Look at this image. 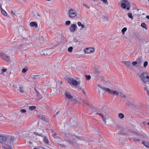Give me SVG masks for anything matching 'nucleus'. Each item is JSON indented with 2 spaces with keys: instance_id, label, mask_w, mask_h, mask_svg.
<instances>
[{
  "instance_id": "f257e3e1",
  "label": "nucleus",
  "mask_w": 149,
  "mask_h": 149,
  "mask_svg": "<svg viewBox=\"0 0 149 149\" xmlns=\"http://www.w3.org/2000/svg\"><path fill=\"white\" fill-rule=\"evenodd\" d=\"M139 78L144 84L149 82V74L146 72H144L141 74H139Z\"/></svg>"
},
{
  "instance_id": "f03ea898",
  "label": "nucleus",
  "mask_w": 149,
  "mask_h": 149,
  "mask_svg": "<svg viewBox=\"0 0 149 149\" xmlns=\"http://www.w3.org/2000/svg\"><path fill=\"white\" fill-rule=\"evenodd\" d=\"M121 4V7L124 9L126 8L127 10H129L130 7L129 3L126 0H123Z\"/></svg>"
},
{
  "instance_id": "7ed1b4c3",
  "label": "nucleus",
  "mask_w": 149,
  "mask_h": 149,
  "mask_svg": "<svg viewBox=\"0 0 149 149\" xmlns=\"http://www.w3.org/2000/svg\"><path fill=\"white\" fill-rule=\"evenodd\" d=\"M68 15L69 17L71 18L74 17L77 15L76 10L72 8L70 9L69 11Z\"/></svg>"
},
{
  "instance_id": "20e7f679",
  "label": "nucleus",
  "mask_w": 149,
  "mask_h": 149,
  "mask_svg": "<svg viewBox=\"0 0 149 149\" xmlns=\"http://www.w3.org/2000/svg\"><path fill=\"white\" fill-rule=\"evenodd\" d=\"M15 137L13 136L10 135H8L7 136V140L8 143L10 144L12 143H13L15 141Z\"/></svg>"
},
{
  "instance_id": "39448f33",
  "label": "nucleus",
  "mask_w": 149,
  "mask_h": 149,
  "mask_svg": "<svg viewBox=\"0 0 149 149\" xmlns=\"http://www.w3.org/2000/svg\"><path fill=\"white\" fill-rule=\"evenodd\" d=\"M1 58L5 61L8 62L10 61V58L9 56L6 54L3 53H1Z\"/></svg>"
},
{
  "instance_id": "423d86ee",
  "label": "nucleus",
  "mask_w": 149,
  "mask_h": 149,
  "mask_svg": "<svg viewBox=\"0 0 149 149\" xmlns=\"http://www.w3.org/2000/svg\"><path fill=\"white\" fill-rule=\"evenodd\" d=\"M108 92L109 93L113 94L114 95L117 96L119 94V93H118L117 91H116L111 90L109 89V88H107V90L106 92Z\"/></svg>"
},
{
  "instance_id": "0eeeda50",
  "label": "nucleus",
  "mask_w": 149,
  "mask_h": 149,
  "mask_svg": "<svg viewBox=\"0 0 149 149\" xmlns=\"http://www.w3.org/2000/svg\"><path fill=\"white\" fill-rule=\"evenodd\" d=\"M95 51L94 48L92 47H90L89 48H86L84 49V51L85 53L89 54Z\"/></svg>"
},
{
  "instance_id": "6e6552de",
  "label": "nucleus",
  "mask_w": 149,
  "mask_h": 149,
  "mask_svg": "<svg viewBox=\"0 0 149 149\" xmlns=\"http://www.w3.org/2000/svg\"><path fill=\"white\" fill-rule=\"evenodd\" d=\"M100 73V71L98 69L96 68H94V70L93 71L94 76L95 77H98L99 76V74Z\"/></svg>"
},
{
  "instance_id": "1a4fd4ad",
  "label": "nucleus",
  "mask_w": 149,
  "mask_h": 149,
  "mask_svg": "<svg viewBox=\"0 0 149 149\" xmlns=\"http://www.w3.org/2000/svg\"><path fill=\"white\" fill-rule=\"evenodd\" d=\"M77 27V26L76 24H72L69 28V30L71 32H73L76 30Z\"/></svg>"
},
{
  "instance_id": "9d476101",
  "label": "nucleus",
  "mask_w": 149,
  "mask_h": 149,
  "mask_svg": "<svg viewBox=\"0 0 149 149\" xmlns=\"http://www.w3.org/2000/svg\"><path fill=\"white\" fill-rule=\"evenodd\" d=\"M7 140V136L0 135V143H3Z\"/></svg>"
},
{
  "instance_id": "9b49d317",
  "label": "nucleus",
  "mask_w": 149,
  "mask_h": 149,
  "mask_svg": "<svg viewBox=\"0 0 149 149\" xmlns=\"http://www.w3.org/2000/svg\"><path fill=\"white\" fill-rule=\"evenodd\" d=\"M39 117L40 119H42L43 120L46 122H49V119L47 118L44 115H43L42 114H40L39 116Z\"/></svg>"
},
{
  "instance_id": "f8f14e48",
  "label": "nucleus",
  "mask_w": 149,
  "mask_h": 149,
  "mask_svg": "<svg viewBox=\"0 0 149 149\" xmlns=\"http://www.w3.org/2000/svg\"><path fill=\"white\" fill-rule=\"evenodd\" d=\"M122 63L126 65L129 68H132V65L131 64V63L130 61H123Z\"/></svg>"
},
{
  "instance_id": "ddd939ff",
  "label": "nucleus",
  "mask_w": 149,
  "mask_h": 149,
  "mask_svg": "<svg viewBox=\"0 0 149 149\" xmlns=\"http://www.w3.org/2000/svg\"><path fill=\"white\" fill-rule=\"evenodd\" d=\"M65 95L66 98L68 99H71L73 97V96L70 93L66 91L65 92Z\"/></svg>"
},
{
  "instance_id": "4468645a",
  "label": "nucleus",
  "mask_w": 149,
  "mask_h": 149,
  "mask_svg": "<svg viewBox=\"0 0 149 149\" xmlns=\"http://www.w3.org/2000/svg\"><path fill=\"white\" fill-rule=\"evenodd\" d=\"M30 26L32 27H35L36 28L38 27V24L35 22H32L30 24Z\"/></svg>"
},
{
  "instance_id": "2eb2a0df",
  "label": "nucleus",
  "mask_w": 149,
  "mask_h": 149,
  "mask_svg": "<svg viewBox=\"0 0 149 149\" xmlns=\"http://www.w3.org/2000/svg\"><path fill=\"white\" fill-rule=\"evenodd\" d=\"M40 77V75H33L31 76L32 79L36 80L39 79Z\"/></svg>"
},
{
  "instance_id": "dca6fc26",
  "label": "nucleus",
  "mask_w": 149,
  "mask_h": 149,
  "mask_svg": "<svg viewBox=\"0 0 149 149\" xmlns=\"http://www.w3.org/2000/svg\"><path fill=\"white\" fill-rule=\"evenodd\" d=\"M0 7L2 13L4 16H6L7 13L6 11L2 8L1 4H0Z\"/></svg>"
},
{
  "instance_id": "f3484780",
  "label": "nucleus",
  "mask_w": 149,
  "mask_h": 149,
  "mask_svg": "<svg viewBox=\"0 0 149 149\" xmlns=\"http://www.w3.org/2000/svg\"><path fill=\"white\" fill-rule=\"evenodd\" d=\"M72 84L73 86H75V87H77V85L78 84V82L76 80H74V79Z\"/></svg>"
},
{
  "instance_id": "a211bd4d",
  "label": "nucleus",
  "mask_w": 149,
  "mask_h": 149,
  "mask_svg": "<svg viewBox=\"0 0 149 149\" xmlns=\"http://www.w3.org/2000/svg\"><path fill=\"white\" fill-rule=\"evenodd\" d=\"M34 90L35 91V92L36 93L37 95L38 96V97L39 98V99H40L42 98V97H41L40 95V93L38 92V91L36 89V88H35Z\"/></svg>"
},
{
  "instance_id": "6ab92c4d",
  "label": "nucleus",
  "mask_w": 149,
  "mask_h": 149,
  "mask_svg": "<svg viewBox=\"0 0 149 149\" xmlns=\"http://www.w3.org/2000/svg\"><path fill=\"white\" fill-rule=\"evenodd\" d=\"M74 79L72 78H67V81L70 84H72Z\"/></svg>"
},
{
  "instance_id": "aec40b11",
  "label": "nucleus",
  "mask_w": 149,
  "mask_h": 149,
  "mask_svg": "<svg viewBox=\"0 0 149 149\" xmlns=\"http://www.w3.org/2000/svg\"><path fill=\"white\" fill-rule=\"evenodd\" d=\"M37 16L39 17H40V15L38 13L36 14L35 13L33 12H32V17L34 18H38Z\"/></svg>"
},
{
  "instance_id": "412c9836",
  "label": "nucleus",
  "mask_w": 149,
  "mask_h": 149,
  "mask_svg": "<svg viewBox=\"0 0 149 149\" xmlns=\"http://www.w3.org/2000/svg\"><path fill=\"white\" fill-rule=\"evenodd\" d=\"M45 51L46 53H47V56H50L52 54V52L50 51L49 49H45Z\"/></svg>"
},
{
  "instance_id": "4be33fe9",
  "label": "nucleus",
  "mask_w": 149,
  "mask_h": 149,
  "mask_svg": "<svg viewBox=\"0 0 149 149\" xmlns=\"http://www.w3.org/2000/svg\"><path fill=\"white\" fill-rule=\"evenodd\" d=\"M141 26L142 27L144 28L146 30H147L148 28L147 27L146 25V24L145 23L143 22L141 24Z\"/></svg>"
},
{
  "instance_id": "5701e85b",
  "label": "nucleus",
  "mask_w": 149,
  "mask_h": 149,
  "mask_svg": "<svg viewBox=\"0 0 149 149\" xmlns=\"http://www.w3.org/2000/svg\"><path fill=\"white\" fill-rule=\"evenodd\" d=\"M47 53H46L45 50L42 51L40 53V55L42 56H47Z\"/></svg>"
},
{
  "instance_id": "b1692460",
  "label": "nucleus",
  "mask_w": 149,
  "mask_h": 149,
  "mask_svg": "<svg viewBox=\"0 0 149 149\" xmlns=\"http://www.w3.org/2000/svg\"><path fill=\"white\" fill-rule=\"evenodd\" d=\"M97 86L100 88H101L105 92H106V91L107 89V88H106L104 87H102L99 84H98Z\"/></svg>"
},
{
  "instance_id": "393cba45",
  "label": "nucleus",
  "mask_w": 149,
  "mask_h": 149,
  "mask_svg": "<svg viewBox=\"0 0 149 149\" xmlns=\"http://www.w3.org/2000/svg\"><path fill=\"white\" fill-rule=\"evenodd\" d=\"M43 141L46 144H48L49 143V141L48 139H47L45 136H44L43 139Z\"/></svg>"
},
{
  "instance_id": "a878e982",
  "label": "nucleus",
  "mask_w": 149,
  "mask_h": 149,
  "mask_svg": "<svg viewBox=\"0 0 149 149\" xmlns=\"http://www.w3.org/2000/svg\"><path fill=\"white\" fill-rule=\"evenodd\" d=\"M142 143L145 146L149 148V143L148 142H146L144 141H143Z\"/></svg>"
},
{
  "instance_id": "bb28decb",
  "label": "nucleus",
  "mask_w": 149,
  "mask_h": 149,
  "mask_svg": "<svg viewBox=\"0 0 149 149\" xmlns=\"http://www.w3.org/2000/svg\"><path fill=\"white\" fill-rule=\"evenodd\" d=\"M70 100L72 103L74 104H75L77 102V100L73 97L71 98Z\"/></svg>"
},
{
  "instance_id": "cd10ccee",
  "label": "nucleus",
  "mask_w": 149,
  "mask_h": 149,
  "mask_svg": "<svg viewBox=\"0 0 149 149\" xmlns=\"http://www.w3.org/2000/svg\"><path fill=\"white\" fill-rule=\"evenodd\" d=\"M136 61L137 62V63L140 65L141 63V58L140 57L138 58L136 60Z\"/></svg>"
},
{
  "instance_id": "c85d7f7f",
  "label": "nucleus",
  "mask_w": 149,
  "mask_h": 149,
  "mask_svg": "<svg viewBox=\"0 0 149 149\" xmlns=\"http://www.w3.org/2000/svg\"><path fill=\"white\" fill-rule=\"evenodd\" d=\"M19 90L20 92L21 93H23L24 91L23 87L21 85H20L19 86Z\"/></svg>"
},
{
  "instance_id": "c756f323",
  "label": "nucleus",
  "mask_w": 149,
  "mask_h": 149,
  "mask_svg": "<svg viewBox=\"0 0 149 149\" xmlns=\"http://www.w3.org/2000/svg\"><path fill=\"white\" fill-rule=\"evenodd\" d=\"M118 116L120 119H123L124 117V114H123L122 113H119L118 114Z\"/></svg>"
},
{
  "instance_id": "7c9ffc66",
  "label": "nucleus",
  "mask_w": 149,
  "mask_h": 149,
  "mask_svg": "<svg viewBox=\"0 0 149 149\" xmlns=\"http://www.w3.org/2000/svg\"><path fill=\"white\" fill-rule=\"evenodd\" d=\"M36 107L34 106H31L29 107V109L31 110H34L36 109Z\"/></svg>"
},
{
  "instance_id": "2f4dec72",
  "label": "nucleus",
  "mask_w": 149,
  "mask_h": 149,
  "mask_svg": "<svg viewBox=\"0 0 149 149\" xmlns=\"http://www.w3.org/2000/svg\"><path fill=\"white\" fill-rule=\"evenodd\" d=\"M34 134L36 135L42 137L43 136V135L42 133H39L38 132H35Z\"/></svg>"
},
{
  "instance_id": "473e14b6",
  "label": "nucleus",
  "mask_w": 149,
  "mask_h": 149,
  "mask_svg": "<svg viewBox=\"0 0 149 149\" xmlns=\"http://www.w3.org/2000/svg\"><path fill=\"white\" fill-rule=\"evenodd\" d=\"M65 140L70 144H72L73 143V142L72 141H71L69 139H66Z\"/></svg>"
},
{
  "instance_id": "72a5a7b5",
  "label": "nucleus",
  "mask_w": 149,
  "mask_h": 149,
  "mask_svg": "<svg viewBox=\"0 0 149 149\" xmlns=\"http://www.w3.org/2000/svg\"><path fill=\"white\" fill-rule=\"evenodd\" d=\"M127 28L126 27H124L122 29L121 31L123 34H124L125 32L127 31Z\"/></svg>"
},
{
  "instance_id": "f704fd0d",
  "label": "nucleus",
  "mask_w": 149,
  "mask_h": 149,
  "mask_svg": "<svg viewBox=\"0 0 149 149\" xmlns=\"http://www.w3.org/2000/svg\"><path fill=\"white\" fill-rule=\"evenodd\" d=\"M127 14L129 18L132 19H133V18L132 16V14L131 13H128Z\"/></svg>"
},
{
  "instance_id": "c9c22d12",
  "label": "nucleus",
  "mask_w": 149,
  "mask_h": 149,
  "mask_svg": "<svg viewBox=\"0 0 149 149\" xmlns=\"http://www.w3.org/2000/svg\"><path fill=\"white\" fill-rule=\"evenodd\" d=\"M73 49L72 47H70L68 48V51L70 52H72Z\"/></svg>"
},
{
  "instance_id": "e433bc0d",
  "label": "nucleus",
  "mask_w": 149,
  "mask_h": 149,
  "mask_svg": "<svg viewBox=\"0 0 149 149\" xmlns=\"http://www.w3.org/2000/svg\"><path fill=\"white\" fill-rule=\"evenodd\" d=\"M86 80H88L91 78V77L89 75H86Z\"/></svg>"
},
{
  "instance_id": "4c0bfd02",
  "label": "nucleus",
  "mask_w": 149,
  "mask_h": 149,
  "mask_svg": "<svg viewBox=\"0 0 149 149\" xmlns=\"http://www.w3.org/2000/svg\"><path fill=\"white\" fill-rule=\"evenodd\" d=\"M28 70V68H23L22 70V72L23 73H25L26 71H27Z\"/></svg>"
},
{
  "instance_id": "58836bf2",
  "label": "nucleus",
  "mask_w": 149,
  "mask_h": 149,
  "mask_svg": "<svg viewBox=\"0 0 149 149\" xmlns=\"http://www.w3.org/2000/svg\"><path fill=\"white\" fill-rule=\"evenodd\" d=\"M148 64V62L147 61H145L143 64V67L145 68H146V66Z\"/></svg>"
},
{
  "instance_id": "ea45409f",
  "label": "nucleus",
  "mask_w": 149,
  "mask_h": 149,
  "mask_svg": "<svg viewBox=\"0 0 149 149\" xmlns=\"http://www.w3.org/2000/svg\"><path fill=\"white\" fill-rule=\"evenodd\" d=\"M26 110L24 109H22L20 110V112L22 113H25L26 112Z\"/></svg>"
},
{
  "instance_id": "a19ab883",
  "label": "nucleus",
  "mask_w": 149,
  "mask_h": 149,
  "mask_svg": "<svg viewBox=\"0 0 149 149\" xmlns=\"http://www.w3.org/2000/svg\"><path fill=\"white\" fill-rule=\"evenodd\" d=\"M70 21H67L65 22V24L66 25H69L70 24Z\"/></svg>"
},
{
  "instance_id": "79ce46f5",
  "label": "nucleus",
  "mask_w": 149,
  "mask_h": 149,
  "mask_svg": "<svg viewBox=\"0 0 149 149\" xmlns=\"http://www.w3.org/2000/svg\"><path fill=\"white\" fill-rule=\"evenodd\" d=\"M81 103L82 104H86L87 105H88V104H87L85 102V101L84 100H82L81 101Z\"/></svg>"
},
{
  "instance_id": "37998d69",
  "label": "nucleus",
  "mask_w": 149,
  "mask_h": 149,
  "mask_svg": "<svg viewBox=\"0 0 149 149\" xmlns=\"http://www.w3.org/2000/svg\"><path fill=\"white\" fill-rule=\"evenodd\" d=\"M11 14L12 15H13V17H14V16H16V15H15V13H14V12H13V10H11Z\"/></svg>"
},
{
  "instance_id": "c03bdc74",
  "label": "nucleus",
  "mask_w": 149,
  "mask_h": 149,
  "mask_svg": "<svg viewBox=\"0 0 149 149\" xmlns=\"http://www.w3.org/2000/svg\"><path fill=\"white\" fill-rule=\"evenodd\" d=\"M102 119L103 121L105 123V124L106 123V118H104L103 116H102Z\"/></svg>"
},
{
  "instance_id": "a18cd8bd",
  "label": "nucleus",
  "mask_w": 149,
  "mask_h": 149,
  "mask_svg": "<svg viewBox=\"0 0 149 149\" xmlns=\"http://www.w3.org/2000/svg\"><path fill=\"white\" fill-rule=\"evenodd\" d=\"M58 144L61 147H62V148L63 147H64V148H65V147H66V146L65 145H64L63 144H61V143H58Z\"/></svg>"
},
{
  "instance_id": "49530a36",
  "label": "nucleus",
  "mask_w": 149,
  "mask_h": 149,
  "mask_svg": "<svg viewBox=\"0 0 149 149\" xmlns=\"http://www.w3.org/2000/svg\"><path fill=\"white\" fill-rule=\"evenodd\" d=\"M101 1H102L103 3H106L107 4H108V2H107V0H100Z\"/></svg>"
},
{
  "instance_id": "de8ad7c7",
  "label": "nucleus",
  "mask_w": 149,
  "mask_h": 149,
  "mask_svg": "<svg viewBox=\"0 0 149 149\" xmlns=\"http://www.w3.org/2000/svg\"><path fill=\"white\" fill-rule=\"evenodd\" d=\"M137 64V62L136 61H134L132 62V64L134 66L136 65Z\"/></svg>"
},
{
  "instance_id": "09e8293b",
  "label": "nucleus",
  "mask_w": 149,
  "mask_h": 149,
  "mask_svg": "<svg viewBox=\"0 0 149 149\" xmlns=\"http://www.w3.org/2000/svg\"><path fill=\"white\" fill-rule=\"evenodd\" d=\"M97 112V114H98L100 116H101V117L103 115L102 114V112H100V113H99L98 112V111H97L96 112Z\"/></svg>"
},
{
  "instance_id": "8fccbe9b",
  "label": "nucleus",
  "mask_w": 149,
  "mask_h": 149,
  "mask_svg": "<svg viewBox=\"0 0 149 149\" xmlns=\"http://www.w3.org/2000/svg\"><path fill=\"white\" fill-rule=\"evenodd\" d=\"M7 70L6 68H3L2 70V73L5 72Z\"/></svg>"
},
{
  "instance_id": "3c124183",
  "label": "nucleus",
  "mask_w": 149,
  "mask_h": 149,
  "mask_svg": "<svg viewBox=\"0 0 149 149\" xmlns=\"http://www.w3.org/2000/svg\"><path fill=\"white\" fill-rule=\"evenodd\" d=\"M77 24H78V26H82V24L81 22H78L77 23Z\"/></svg>"
},
{
  "instance_id": "603ef678",
  "label": "nucleus",
  "mask_w": 149,
  "mask_h": 149,
  "mask_svg": "<svg viewBox=\"0 0 149 149\" xmlns=\"http://www.w3.org/2000/svg\"><path fill=\"white\" fill-rule=\"evenodd\" d=\"M131 140L135 142L136 141V139L134 137H132L131 139Z\"/></svg>"
},
{
  "instance_id": "864d4df0",
  "label": "nucleus",
  "mask_w": 149,
  "mask_h": 149,
  "mask_svg": "<svg viewBox=\"0 0 149 149\" xmlns=\"http://www.w3.org/2000/svg\"><path fill=\"white\" fill-rule=\"evenodd\" d=\"M140 137L141 138L143 139H144L145 138V136H144V135H141H141H140Z\"/></svg>"
},
{
  "instance_id": "5fc2aeb1",
  "label": "nucleus",
  "mask_w": 149,
  "mask_h": 149,
  "mask_svg": "<svg viewBox=\"0 0 149 149\" xmlns=\"http://www.w3.org/2000/svg\"><path fill=\"white\" fill-rule=\"evenodd\" d=\"M76 137L77 138V139H78L79 140H81L82 139V137H79L78 136H76Z\"/></svg>"
},
{
  "instance_id": "6e6d98bb",
  "label": "nucleus",
  "mask_w": 149,
  "mask_h": 149,
  "mask_svg": "<svg viewBox=\"0 0 149 149\" xmlns=\"http://www.w3.org/2000/svg\"><path fill=\"white\" fill-rule=\"evenodd\" d=\"M122 131V130H121L120 132L119 133L123 135H125V133H123Z\"/></svg>"
},
{
  "instance_id": "4d7b16f0",
  "label": "nucleus",
  "mask_w": 149,
  "mask_h": 149,
  "mask_svg": "<svg viewBox=\"0 0 149 149\" xmlns=\"http://www.w3.org/2000/svg\"><path fill=\"white\" fill-rule=\"evenodd\" d=\"M76 136H75V135H74V136H72V140H75V137H76Z\"/></svg>"
},
{
  "instance_id": "13d9d810",
  "label": "nucleus",
  "mask_w": 149,
  "mask_h": 149,
  "mask_svg": "<svg viewBox=\"0 0 149 149\" xmlns=\"http://www.w3.org/2000/svg\"><path fill=\"white\" fill-rule=\"evenodd\" d=\"M64 38V35L62 34L61 36V39L63 40Z\"/></svg>"
},
{
  "instance_id": "bf43d9fd",
  "label": "nucleus",
  "mask_w": 149,
  "mask_h": 149,
  "mask_svg": "<svg viewBox=\"0 0 149 149\" xmlns=\"http://www.w3.org/2000/svg\"><path fill=\"white\" fill-rule=\"evenodd\" d=\"M81 26V28L80 29L81 30H82V29L83 28H84L85 27V26L84 25H83V24H82Z\"/></svg>"
},
{
  "instance_id": "052dcab7",
  "label": "nucleus",
  "mask_w": 149,
  "mask_h": 149,
  "mask_svg": "<svg viewBox=\"0 0 149 149\" xmlns=\"http://www.w3.org/2000/svg\"><path fill=\"white\" fill-rule=\"evenodd\" d=\"M135 134L136 135H137V136H140V135H141V134H140L139 133H137V132H135Z\"/></svg>"
},
{
  "instance_id": "680f3d73",
  "label": "nucleus",
  "mask_w": 149,
  "mask_h": 149,
  "mask_svg": "<svg viewBox=\"0 0 149 149\" xmlns=\"http://www.w3.org/2000/svg\"><path fill=\"white\" fill-rule=\"evenodd\" d=\"M83 6L85 7H86V8H89V7H88V6H87V5H86V4H83Z\"/></svg>"
},
{
  "instance_id": "e2e57ef3",
  "label": "nucleus",
  "mask_w": 149,
  "mask_h": 149,
  "mask_svg": "<svg viewBox=\"0 0 149 149\" xmlns=\"http://www.w3.org/2000/svg\"><path fill=\"white\" fill-rule=\"evenodd\" d=\"M13 86L15 88H17V85H13Z\"/></svg>"
},
{
  "instance_id": "0e129e2a",
  "label": "nucleus",
  "mask_w": 149,
  "mask_h": 149,
  "mask_svg": "<svg viewBox=\"0 0 149 149\" xmlns=\"http://www.w3.org/2000/svg\"><path fill=\"white\" fill-rule=\"evenodd\" d=\"M7 146L9 147V148H6V149H12V147H9V146L8 145H7Z\"/></svg>"
},
{
  "instance_id": "69168bd1",
  "label": "nucleus",
  "mask_w": 149,
  "mask_h": 149,
  "mask_svg": "<svg viewBox=\"0 0 149 149\" xmlns=\"http://www.w3.org/2000/svg\"><path fill=\"white\" fill-rule=\"evenodd\" d=\"M78 88L80 89V90H82L83 89H82L81 87L79 86H78Z\"/></svg>"
},
{
  "instance_id": "338daca9",
  "label": "nucleus",
  "mask_w": 149,
  "mask_h": 149,
  "mask_svg": "<svg viewBox=\"0 0 149 149\" xmlns=\"http://www.w3.org/2000/svg\"><path fill=\"white\" fill-rule=\"evenodd\" d=\"M136 141H140L141 140L139 139H136Z\"/></svg>"
},
{
  "instance_id": "774afa93",
  "label": "nucleus",
  "mask_w": 149,
  "mask_h": 149,
  "mask_svg": "<svg viewBox=\"0 0 149 149\" xmlns=\"http://www.w3.org/2000/svg\"><path fill=\"white\" fill-rule=\"evenodd\" d=\"M40 149H45L44 148H43V147H40Z\"/></svg>"
}]
</instances>
